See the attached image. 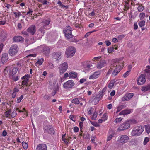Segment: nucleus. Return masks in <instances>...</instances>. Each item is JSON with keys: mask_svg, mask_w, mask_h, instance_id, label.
<instances>
[{"mask_svg": "<svg viewBox=\"0 0 150 150\" xmlns=\"http://www.w3.org/2000/svg\"><path fill=\"white\" fill-rule=\"evenodd\" d=\"M124 62L120 59H113L110 64L111 69H112V76L114 77L118 74L124 67Z\"/></svg>", "mask_w": 150, "mask_h": 150, "instance_id": "1", "label": "nucleus"}, {"mask_svg": "<svg viewBox=\"0 0 150 150\" xmlns=\"http://www.w3.org/2000/svg\"><path fill=\"white\" fill-rule=\"evenodd\" d=\"M50 21V19L48 18L46 20H44L42 22V26L40 28L38 31V35L39 38H42L43 36L45 30L50 28L49 25Z\"/></svg>", "mask_w": 150, "mask_h": 150, "instance_id": "2", "label": "nucleus"}, {"mask_svg": "<svg viewBox=\"0 0 150 150\" xmlns=\"http://www.w3.org/2000/svg\"><path fill=\"white\" fill-rule=\"evenodd\" d=\"M144 130V128L142 126L135 127L132 131L131 134L132 136L140 135Z\"/></svg>", "mask_w": 150, "mask_h": 150, "instance_id": "3", "label": "nucleus"}, {"mask_svg": "<svg viewBox=\"0 0 150 150\" xmlns=\"http://www.w3.org/2000/svg\"><path fill=\"white\" fill-rule=\"evenodd\" d=\"M72 28L69 26H67L64 30L63 32L65 36L68 39H69L73 37V35L72 34Z\"/></svg>", "mask_w": 150, "mask_h": 150, "instance_id": "4", "label": "nucleus"}, {"mask_svg": "<svg viewBox=\"0 0 150 150\" xmlns=\"http://www.w3.org/2000/svg\"><path fill=\"white\" fill-rule=\"evenodd\" d=\"M18 47L16 44L12 45L9 50V55L11 56L15 55L18 52Z\"/></svg>", "mask_w": 150, "mask_h": 150, "instance_id": "5", "label": "nucleus"}, {"mask_svg": "<svg viewBox=\"0 0 150 150\" xmlns=\"http://www.w3.org/2000/svg\"><path fill=\"white\" fill-rule=\"evenodd\" d=\"M75 52V49L74 47L71 46L67 49L65 53L68 57H71L74 56Z\"/></svg>", "mask_w": 150, "mask_h": 150, "instance_id": "6", "label": "nucleus"}, {"mask_svg": "<svg viewBox=\"0 0 150 150\" xmlns=\"http://www.w3.org/2000/svg\"><path fill=\"white\" fill-rule=\"evenodd\" d=\"M129 139V138L128 136L122 135L118 137L117 141L121 144H124L127 143Z\"/></svg>", "mask_w": 150, "mask_h": 150, "instance_id": "7", "label": "nucleus"}, {"mask_svg": "<svg viewBox=\"0 0 150 150\" xmlns=\"http://www.w3.org/2000/svg\"><path fill=\"white\" fill-rule=\"evenodd\" d=\"M75 84V83L73 80H69L64 83L63 87L65 89H69L72 88Z\"/></svg>", "mask_w": 150, "mask_h": 150, "instance_id": "8", "label": "nucleus"}, {"mask_svg": "<svg viewBox=\"0 0 150 150\" xmlns=\"http://www.w3.org/2000/svg\"><path fill=\"white\" fill-rule=\"evenodd\" d=\"M68 68V65L66 62H64L60 64L59 67L60 74H63L67 71Z\"/></svg>", "mask_w": 150, "mask_h": 150, "instance_id": "9", "label": "nucleus"}, {"mask_svg": "<svg viewBox=\"0 0 150 150\" xmlns=\"http://www.w3.org/2000/svg\"><path fill=\"white\" fill-rule=\"evenodd\" d=\"M44 130L47 133L51 134H54L55 132L52 125H47L43 127Z\"/></svg>", "mask_w": 150, "mask_h": 150, "instance_id": "10", "label": "nucleus"}, {"mask_svg": "<svg viewBox=\"0 0 150 150\" xmlns=\"http://www.w3.org/2000/svg\"><path fill=\"white\" fill-rule=\"evenodd\" d=\"M130 127L129 122L127 121L121 125L117 129V131H121L126 129Z\"/></svg>", "mask_w": 150, "mask_h": 150, "instance_id": "11", "label": "nucleus"}, {"mask_svg": "<svg viewBox=\"0 0 150 150\" xmlns=\"http://www.w3.org/2000/svg\"><path fill=\"white\" fill-rule=\"evenodd\" d=\"M40 48L42 52L45 55H47L50 53V50L49 47L45 45L40 46Z\"/></svg>", "mask_w": 150, "mask_h": 150, "instance_id": "12", "label": "nucleus"}, {"mask_svg": "<svg viewBox=\"0 0 150 150\" xmlns=\"http://www.w3.org/2000/svg\"><path fill=\"white\" fill-rule=\"evenodd\" d=\"M145 74H142L139 76L137 79V83L138 85H141L144 84L146 81Z\"/></svg>", "mask_w": 150, "mask_h": 150, "instance_id": "13", "label": "nucleus"}, {"mask_svg": "<svg viewBox=\"0 0 150 150\" xmlns=\"http://www.w3.org/2000/svg\"><path fill=\"white\" fill-rule=\"evenodd\" d=\"M134 94L132 93L126 94L121 98L122 101H128L130 100L133 96Z\"/></svg>", "mask_w": 150, "mask_h": 150, "instance_id": "14", "label": "nucleus"}, {"mask_svg": "<svg viewBox=\"0 0 150 150\" xmlns=\"http://www.w3.org/2000/svg\"><path fill=\"white\" fill-rule=\"evenodd\" d=\"M29 77V75L27 74L25 75L24 76H23L21 78V79L23 80L22 82V84L23 86L25 85L27 87L28 86V81Z\"/></svg>", "mask_w": 150, "mask_h": 150, "instance_id": "15", "label": "nucleus"}, {"mask_svg": "<svg viewBox=\"0 0 150 150\" xmlns=\"http://www.w3.org/2000/svg\"><path fill=\"white\" fill-rule=\"evenodd\" d=\"M101 74V70H98L94 72L93 74L89 76V79H94L98 78Z\"/></svg>", "mask_w": 150, "mask_h": 150, "instance_id": "16", "label": "nucleus"}, {"mask_svg": "<svg viewBox=\"0 0 150 150\" xmlns=\"http://www.w3.org/2000/svg\"><path fill=\"white\" fill-rule=\"evenodd\" d=\"M106 65V62L105 60L100 61L96 65V67L100 69Z\"/></svg>", "mask_w": 150, "mask_h": 150, "instance_id": "17", "label": "nucleus"}, {"mask_svg": "<svg viewBox=\"0 0 150 150\" xmlns=\"http://www.w3.org/2000/svg\"><path fill=\"white\" fill-rule=\"evenodd\" d=\"M8 59V54L7 53H3L2 55L1 60L3 63L7 62Z\"/></svg>", "mask_w": 150, "mask_h": 150, "instance_id": "18", "label": "nucleus"}, {"mask_svg": "<svg viewBox=\"0 0 150 150\" xmlns=\"http://www.w3.org/2000/svg\"><path fill=\"white\" fill-rule=\"evenodd\" d=\"M36 150H47L46 145L44 144H41L38 145Z\"/></svg>", "mask_w": 150, "mask_h": 150, "instance_id": "19", "label": "nucleus"}, {"mask_svg": "<svg viewBox=\"0 0 150 150\" xmlns=\"http://www.w3.org/2000/svg\"><path fill=\"white\" fill-rule=\"evenodd\" d=\"M27 31L32 35H33L36 31L35 26L34 25L30 26L28 29Z\"/></svg>", "mask_w": 150, "mask_h": 150, "instance_id": "20", "label": "nucleus"}, {"mask_svg": "<svg viewBox=\"0 0 150 150\" xmlns=\"http://www.w3.org/2000/svg\"><path fill=\"white\" fill-rule=\"evenodd\" d=\"M133 111V110L132 109H125L119 113V115H126L129 114L132 112Z\"/></svg>", "mask_w": 150, "mask_h": 150, "instance_id": "21", "label": "nucleus"}, {"mask_svg": "<svg viewBox=\"0 0 150 150\" xmlns=\"http://www.w3.org/2000/svg\"><path fill=\"white\" fill-rule=\"evenodd\" d=\"M13 40L15 42H19L23 41L24 40V38L20 36H16L13 37Z\"/></svg>", "mask_w": 150, "mask_h": 150, "instance_id": "22", "label": "nucleus"}, {"mask_svg": "<svg viewBox=\"0 0 150 150\" xmlns=\"http://www.w3.org/2000/svg\"><path fill=\"white\" fill-rule=\"evenodd\" d=\"M44 61V59L43 58L38 59L37 62L35 63V65L39 68V67L42 64Z\"/></svg>", "mask_w": 150, "mask_h": 150, "instance_id": "23", "label": "nucleus"}, {"mask_svg": "<svg viewBox=\"0 0 150 150\" xmlns=\"http://www.w3.org/2000/svg\"><path fill=\"white\" fill-rule=\"evenodd\" d=\"M69 78H75L77 76V73L74 72H71L69 73Z\"/></svg>", "mask_w": 150, "mask_h": 150, "instance_id": "24", "label": "nucleus"}, {"mask_svg": "<svg viewBox=\"0 0 150 150\" xmlns=\"http://www.w3.org/2000/svg\"><path fill=\"white\" fill-rule=\"evenodd\" d=\"M80 98H76L73 99L71 102V103L75 105H78L80 103V100L81 99Z\"/></svg>", "mask_w": 150, "mask_h": 150, "instance_id": "25", "label": "nucleus"}, {"mask_svg": "<svg viewBox=\"0 0 150 150\" xmlns=\"http://www.w3.org/2000/svg\"><path fill=\"white\" fill-rule=\"evenodd\" d=\"M141 90L142 91L144 92H145L148 90H150V89L149 85L148 84L142 86L141 88Z\"/></svg>", "mask_w": 150, "mask_h": 150, "instance_id": "26", "label": "nucleus"}, {"mask_svg": "<svg viewBox=\"0 0 150 150\" xmlns=\"http://www.w3.org/2000/svg\"><path fill=\"white\" fill-rule=\"evenodd\" d=\"M126 107V106L125 105H119L118 106L117 108L116 113H117L121 111L122 109H124Z\"/></svg>", "mask_w": 150, "mask_h": 150, "instance_id": "27", "label": "nucleus"}, {"mask_svg": "<svg viewBox=\"0 0 150 150\" xmlns=\"http://www.w3.org/2000/svg\"><path fill=\"white\" fill-rule=\"evenodd\" d=\"M61 53L60 52H57L54 53L53 54V56L54 58L55 59H58L61 55Z\"/></svg>", "mask_w": 150, "mask_h": 150, "instance_id": "28", "label": "nucleus"}, {"mask_svg": "<svg viewBox=\"0 0 150 150\" xmlns=\"http://www.w3.org/2000/svg\"><path fill=\"white\" fill-rule=\"evenodd\" d=\"M115 82V79L112 80L110 81L108 85V87L110 89H112L114 85Z\"/></svg>", "mask_w": 150, "mask_h": 150, "instance_id": "29", "label": "nucleus"}, {"mask_svg": "<svg viewBox=\"0 0 150 150\" xmlns=\"http://www.w3.org/2000/svg\"><path fill=\"white\" fill-rule=\"evenodd\" d=\"M107 90V88L106 87H105L100 92V93H99V97H100L101 98H102L103 95L104 94H105V91H106Z\"/></svg>", "mask_w": 150, "mask_h": 150, "instance_id": "30", "label": "nucleus"}, {"mask_svg": "<svg viewBox=\"0 0 150 150\" xmlns=\"http://www.w3.org/2000/svg\"><path fill=\"white\" fill-rule=\"evenodd\" d=\"M11 109H9L8 110L6 111L5 112V116L6 117H9L10 115H11Z\"/></svg>", "mask_w": 150, "mask_h": 150, "instance_id": "31", "label": "nucleus"}, {"mask_svg": "<svg viewBox=\"0 0 150 150\" xmlns=\"http://www.w3.org/2000/svg\"><path fill=\"white\" fill-rule=\"evenodd\" d=\"M145 129L147 133L149 134L150 132V125H145Z\"/></svg>", "mask_w": 150, "mask_h": 150, "instance_id": "32", "label": "nucleus"}, {"mask_svg": "<svg viewBox=\"0 0 150 150\" xmlns=\"http://www.w3.org/2000/svg\"><path fill=\"white\" fill-rule=\"evenodd\" d=\"M79 126L80 129V131L81 132H83V131L82 130L83 127V122H80L79 123Z\"/></svg>", "mask_w": 150, "mask_h": 150, "instance_id": "33", "label": "nucleus"}, {"mask_svg": "<svg viewBox=\"0 0 150 150\" xmlns=\"http://www.w3.org/2000/svg\"><path fill=\"white\" fill-rule=\"evenodd\" d=\"M22 144L23 148L25 150H26L28 148V144L25 142H23L22 143Z\"/></svg>", "mask_w": 150, "mask_h": 150, "instance_id": "34", "label": "nucleus"}, {"mask_svg": "<svg viewBox=\"0 0 150 150\" xmlns=\"http://www.w3.org/2000/svg\"><path fill=\"white\" fill-rule=\"evenodd\" d=\"M13 14L15 15V17L16 18L19 17L20 16H22V14L20 12H14L13 13Z\"/></svg>", "mask_w": 150, "mask_h": 150, "instance_id": "35", "label": "nucleus"}, {"mask_svg": "<svg viewBox=\"0 0 150 150\" xmlns=\"http://www.w3.org/2000/svg\"><path fill=\"white\" fill-rule=\"evenodd\" d=\"M145 21L144 20H142V21L140 22L139 23V26L140 27H142L144 26L145 25Z\"/></svg>", "mask_w": 150, "mask_h": 150, "instance_id": "36", "label": "nucleus"}, {"mask_svg": "<svg viewBox=\"0 0 150 150\" xmlns=\"http://www.w3.org/2000/svg\"><path fill=\"white\" fill-rule=\"evenodd\" d=\"M98 115V113L97 112H95L93 114V115L91 117L92 119L94 120H96Z\"/></svg>", "mask_w": 150, "mask_h": 150, "instance_id": "37", "label": "nucleus"}, {"mask_svg": "<svg viewBox=\"0 0 150 150\" xmlns=\"http://www.w3.org/2000/svg\"><path fill=\"white\" fill-rule=\"evenodd\" d=\"M129 122V124H135L137 123V120L135 119L130 120L127 121Z\"/></svg>", "mask_w": 150, "mask_h": 150, "instance_id": "38", "label": "nucleus"}, {"mask_svg": "<svg viewBox=\"0 0 150 150\" xmlns=\"http://www.w3.org/2000/svg\"><path fill=\"white\" fill-rule=\"evenodd\" d=\"M145 13L143 12L141 13L139 16V18L141 20H143L145 16Z\"/></svg>", "mask_w": 150, "mask_h": 150, "instance_id": "39", "label": "nucleus"}, {"mask_svg": "<svg viewBox=\"0 0 150 150\" xmlns=\"http://www.w3.org/2000/svg\"><path fill=\"white\" fill-rule=\"evenodd\" d=\"M90 122L91 124L94 126L98 127L100 126L99 124L96 122H93L91 121H90Z\"/></svg>", "mask_w": 150, "mask_h": 150, "instance_id": "40", "label": "nucleus"}, {"mask_svg": "<svg viewBox=\"0 0 150 150\" xmlns=\"http://www.w3.org/2000/svg\"><path fill=\"white\" fill-rule=\"evenodd\" d=\"M88 15L90 18H93V17L95 15L94 10H93L91 13H90Z\"/></svg>", "mask_w": 150, "mask_h": 150, "instance_id": "41", "label": "nucleus"}, {"mask_svg": "<svg viewBox=\"0 0 150 150\" xmlns=\"http://www.w3.org/2000/svg\"><path fill=\"white\" fill-rule=\"evenodd\" d=\"M114 51V48L113 47H110L108 49V53H110L113 52Z\"/></svg>", "mask_w": 150, "mask_h": 150, "instance_id": "42", "label": "nucleus"}, {"mask_svg": "<svg viewBox=\"0 0 150 150\" xmlns=\"http://www.w3.org/2000/svg\"><path fill=\"white\" fill-rule=\"evenodd\" d=\"M108 118V116L106 113H105L103 114L102 117V119L103 120V121H105L107 120Z\"/></svg>", "mask_w": 150, "mask_h": 150, "instance_id": "43", "label": "nucleus"}, {"mask_svg": "<svg viewBox=\"0 0 150 150\" xmlns=\"http://www.w3.org/2000/svg\"><path fill=\"white\" fill-rule=\"evenodd\" d=\"M23 95H21L20 96V97H19L18 98L16 102L18 103H20L21 100L23 98Z\"/></svg>", "mask_w": 150, "mask_h": 150, "instance_id": "44", "label": "nucleus"}, {"mask_svg": "<svg viewBox=\"0 0 150 150\" xmlns=\"http://www.w3.org/2000/svg\"><path fill=\"white\" fill-rule=\"evenodd\" d=\"M18 71V69L16 67H14L12 69V74L13 75L15 74Z\"/></svg>", "mask_w": 150, "mask_h": 150, "instance_id": "45", "label": "nucleus"}, {"mask_svg": "<svg viewBox=\"0 0 150 150\" xmlns=\"http://www.w3.org/2000/svg\"><path fill=\"white\" fill-rule=\"evenodd\" d=\"M17 115L16 112V110L13 111L11 114V116L12 118H14Z\"/></svg>", "mask_w": 150, "mask_h": 150, "instance_id": "46", "label": "nucleus"}, {"mask_svg": "<svg viewBox=\"0 0 150 150\" xmlns=\"http://www.w3.org/2000/svg\"><path fill=\"white\" fill-rule=\"evenodd\" d=\"M137 9L139 11L141 12L144 10V8L142 6H140L138 7Z\"/></svg>", "mask_w": 150, "mask_h": 150, "instance_id": "47", "label": "nucleus"}, {"mask_svg": "<svg viewBox=\"0 0 150 150\" xmlns=\"http://www.w3.org/2000/svg\"><path fill=\"white\" fill-rule=\"evenodd\" d=\"M95 31V30H93L89 32H87L85 35V37H88L93 32Z\"/></svg>", "mask_w": 150, "mask_h": 150, "instance_id": "48", "label": "nucleus"}, {"mask_svg": "<svg viewBox=\"0 0 150 150\" xmlns=\"http://www.w3.org/2000/svg\"><path fill=\"white\" fill-rule=\"evenodd\" d=\"M113 137L114 134H110L107 137V141H110Z\"/></svg>", "mask_w": 150, "mask_h": 150, "instance_id": "49", "label": "nucleus"}, {"mask_svg": "<svg viewBox=\"0 0 150 150\" xmlns=\"http://www.w3.org/2000/svg\"><path fill=\"white\" fill-rule=\"evenodd\" d=\"M130 72V71H126V72H125L123 74V76L125 78L129 74Z\"/></svg>", "mask_w": 150, "mask_h": 150, "instance_id": "50", "label": "nucleus"}, {"mask_svg": "<svg viewBox=\"0 0 150 150\" xmlns=\"http://www.w3.org/2000/svg\"><path fill=\"white\" fill-rule=\"evenodd\" d=\"M122 118L121 117L117 118L115 120V123L119 122L122 121Z\"/></svg>", "mask_w": 150, "mask_h": 150, "instance_id": "51", "label": "nucleus"}, {"mask_svg": "<svg viewBox=\"0 0 150 150\" xmlns=\"http://www.w3.org/2000/svg\"><path fill=\"white\" fill-rule=\"evenodd\" d=\"M125 36V35H119L117 37V39L119 40H121Z\"/></svg>", "mask_w": 150, "mask_h": 150, "instance_id": "52", "label": "nucleus"}, {"mask_svg": "<svg viewBox=\"0 0 150 150\" xmlns=\"http://www.w3.org/2000/svg\"><path fill=\"white\" fill-rule=\"evenodd\" d=\"M12 79L14 81H16L17 80H18L19 79V77L18 76H12Z\"/></svg>", "mask_w": 150, "mask_h": 150, "instance_id": "53", "label": "nucleus"}, {"mask_svg": "<svg viewBox=\"0 0 150 150\" xmlns=\"http://www.w3.org/2000/svg\"><path fill=\"white\" fill-rule=\"evenodd\" d=\"M99 97L98 96V97H96L93 100V101H95L96 104L98 103L99 102Z\"/></svg>", "mask_w": 150, "mask_h": 150, "instance_id": "54", "label": "nucleus"}, {"mask_svg": "<svg viewBox=\"0 0 150 150\" xmlns=\"http://www.w3.org/2000/svg\"><path fill=\"white\" fill-rule=\"evenodd\" d=\"M149 138L148 137H145L144 141V145H146L147 144V143L149 142Z\"/></svg>", "mask_w": 150, "mask_h": 150, "instance_id": "55", "label": "nucleus"}, {"mask_svg": "<svg viewBox=\"0 0 150 150\" xmlns=\"http://www.w3.org/2000/svg\"><path fill=\"white\" fill-rule=\"evenodd\" d=\"M74 132H77L79 130V128L76 126L74 127Z\"/></svg>", "mask_w": 150, "mask_h": 150, "instance_id": "56", "label": "nucleus"}, {"mask_svg": "<svg viewBox=\"0 0 150 150\" xmlns=\"http://www.w3.org/2000/svg\"><path fill=\"white\" fill-rule=\"evenodd\" d=\"M29 11L27 13L26 15H32V13H33V11L30 8H29Z\"/></svg>", "mask_w": 150, "mask_h": 150, "instance_id": "57", "label": "nucleus"}, {"mask_svg": "<svg viewBox=\"0 0 150 150\" xmlns=\"http://www.w3.org/2000/svg\"><path fill=\"white\" fill-rule=\"evenodd\" d=\"M42 3V4L43 5H47L49 4V2H47V0H43Z\"/></svg>", "mask_w": 150, "mask_h": 150, "instance_id": "58", "label": "nucleus"}, {"mask_svg": "<svg viewBox=\"0 0 150 150\" xmlns=\"http://www.w3.org/2000/svg\"><path fill=\"white\" fill-rule=\"evenodd\" d=\"M62 140L65 143L66 145H68L69 144V141L67 140V139H66V138H64V139H62Z\"/></svg>", "mask_w": 150, "mask_h": 150, "instance_id": "59", "label": "nucleus"}, {"mask_svg": "<svg viewBox=\"0 0 150 150\" xmlns=\"http://www.w3.org/2000/svg\"><path fill=\"white\" fill-rule=\"evenodd\" d=\"M68 77L69 78V74L68 73H65L64 75V77L65 78V79H66Z\"/></svg>", "mask_w": 150, "mask_h": 150, "instance_id": "60", "label": "nucleus"}, {"mask_svg": "<svg viewBox=\"0 0 150 150\" xmlns=\"http://www.w3.org/2000/svg\"><path fill=\"white\" fill-rule=\"evenodd\" d=\"M30 87V85H28V87L26 86H23V88H24V90L26 91H28V89H29V88Z\"/></svg>", "mask_w": 150, "mask_h": 150, "instance_id": "61", "label": "nucleus"}, {"mask_svg": "<svg viewBox=\"0 0 150 150\" xmlns=\"http://www.w3.org/2000/svg\"><path fill=\"white\" fill-rule=\"evenodd\" d=\"M107 46H108L111 45V42L109 40H107L105 42Z\"/></svg>", "mask_w": 150, "mask_h": 150, "instance_id": "62", "label": "nucleus"}, {"mask_svg": "<svg viewBox=\"0 0 150 150\" xmlns=\"http://www.w3.org/2000/svg\"><path fill=\"white\" fill-rule=\"evenodd\" d=\"M146 69L144 70L145 72L147 73L148 74H150V69L147 68L146 67Z\"/></svg>", "mask_w": 150, "mask_h": 150, "instance_id": "63", "label": "nucleus"}, {"mask_svg": "<svg viewBox=\"0 0 150 150\" xmlns=\"http://www.w3.org/2000/svg\"><path fill=\"white\" fill-rule=\"evenodd\" d=\"M86 81V79H85L84 78H82L81 79L80 81L79 82L81 83H83L84 82Z\"/></svg>", "mask_w": 150, "mask_h": 150, "instance_id": "64", "label": "nucleus"}]
</instances>
